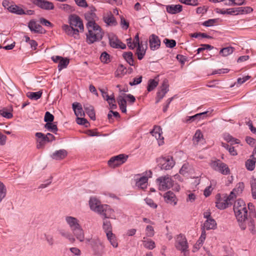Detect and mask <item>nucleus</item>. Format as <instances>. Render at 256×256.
Listing matches in <instances>:
<instances>
[{
  "label": "nucleus",
  "instance_id": "nucleus-13",
  "mask_svg": "<svg viewBox=\"0 0 256 256\" xmlns=\"http://www.w3.org/2000/svg\"><path fill=\"white\" fill-rule=\"evenodd\" d=\"M31 2L40 7V8L46 10H52L54 8V4L46 0H30Z\"/></svg>",
  "mask_w": 256,
  "mask_h": 256
},
{
  "label": "nucleus",
  "instance_id": "nucleus-33",
  "mask_svg": "<svg viewBox=\"0 0 256 256\" xmlns=\"http://www.w3.org/2000/svg\"><path fill=\"white\" fill-rule=\"evenodd\" d=\"M122 56L130 66H134V65L132 52H124L122 54Z\"/></svg>",
  "mask_w": 256,
  "mask_h": 256
},
{
  "label": "nucleus",
  "instance_id": "nucleus-49",
  "mask_svg": "<svg viewBox=\"0 0 256 256\" xmlns=\"http://www.w3.org/2000/svg\"><path fill=\"white\" fill-rule=\"evenodd\" d=\"M116 72L118 74H116V77H118L120 74L124 76L127 73L126 68L124 67V66L122 64H120L118 66Z\"/></svg>",
  "mask_w": 256,
  "mask_h": 256
},
{
  "label": "nucleus",
  "instance_id": "nucleus-11",
  "mask_svg": "<svg viewBox=\"0 0 256 256\" xmlns=\"http://www.w3.org/2000/svg\"><path fill=\"white\" fill-rule=\"evenodd\" d=\"M160 164L162 170H168L171 169L174 165V162L171 156L162 158L160 161Z\"/></svg>",
  "mask_w": 256,
  "mask_h": 256
},
{
  "label": "nucleus",
  "instance_id": "nucleus-44",
  "mask_svg": "<svg viewBox=\"0 0 256 256\" xmlns=\"http://www.w3.org/2000/svg\"><path fill=\"white\" fill-rule=\"evenodd\" d=\"M69 64V60L67 58H62L59 62L58 68L59 70L66 68Z\"/></svg>",
  "mask_w": 256,
  "mask_h": 256
},
{
  "label": "nucleus",
  "instance_id": "nucleus-34",
  "mask_svg": "<svg viewBox=\"0 0 256 256\" xmlns=\"http://www.w3.org/2000/svg\"><path fill=\"white\" fill-rule=\"evenodd\" d=\"M8 10L16 14L22 15L24 14V10L16 5H12L8 8Z\"/></svg>",
  "mask_w": 256,
  "mask_h": 256
},
{
  "label": "nucleus",
  "instance_id": "nucleus-21",
  "mask_svg": "<svg viewBox=\"0 0 256 256\" xmlns=\"http://www.w3.org/2000/svg\"><path fill=\"white\" fill-rule=\"evenodd\" d=\"M165 201L168 204H172L175 206L177 204V199L174 194L171 192L168 191L165 193L164 195Z\"/></svg>",
  "mask_w": 256,
  "mask_h": 256
},
{
  "label": "nucleus",
  "instance_id": "nucleus-23",
  "mask_svg": "<svg viewBox=\"0 0 256 256\" xmlns=\"http://www.w3.org/2000/svg\"><path fill=\"white\" fill-rule=\"evenodd\" d=\"M210 165L214 170L224 174V164L220 160H212Z\"/></svg>",
  "mask_w": 256,
  "mask_h": 256
},
{
  "label": "nucleus",
  "instance_id": "nucleus-32",
  "mask_svg": "<svg viewBox=\"0 0 256 256\" xmlns=\"http://www.w3.org/2000/svg\"><path fill=\"white\" fill-rule=\"evenodd\" d=\"M104 20L108 26H114L117 24L116 18L111 13L107 16H104Z\"/></svg>",
  "mask_w": 256,
  "mask_h": 256
},
{
  "label": "nucleus",
  "instance_id": "nucleus-41",
  "mask_svg": "<svg viewBox=\"0 0 256 256\" xmlns=\"http://www.w3.org/2000/svg\"><path fill=\"white\" fill-rule=\"evenodd\" d=\"M106 100L108 103L110 109H116L117 108L116 104H115L116 100L113 94L110 96L106 95Z\"/></svg>",
  "mask_w": 256,
  "mask_h": 256
},
{
  "label": "nucleus",
  "instance_id": "nucleus-7",
  "mask_svg": "<svg viewBox=\"0 0 256 256\" xmlns=\"http://www.w3.org/2000/svg\"><path fill=\"white\" fill-rule=\"evenodd\" d=\"M156 180L160 190H166L172 186V181L168 175L160 176Z\"/></svg>",
  "mask_w": 256,
  "mask_h": 256
},
{
  "label": "nucleus",
  "instance_id": "nucleus-31",
  "mask_svg": "<svg viewBox=\"0 0 256 256\" xmlns=\"http://www.w3.org/2000/svg\"><path fill=\"white\" fill-rule=\"evenodd\" d=\"M148 178L146 176L140 178L136 182V186L138 188L144 190L146 188L148 185Z\"/></svg>",
  "mask_w": 256,
  "mask_h": 256
},
{
  "label": "nucleus",
  "instance_id": "nucleus-10",
  "mask_svg": "<svg viewBox=\"0 0 256 256\" xmlns=\"http://www.w3.org/2000/svg\"><path fill=\"white\" fill-rule=\"evenodd\" d=\"M68 20L70 24L72 27L77 28H78L80 32H84V24L80 16L76 14L70 15L69 16Z\"/></svg>",
  "mask_w": 256,
  "mask_h": 256
},
{
  "label": "nucleus",
  "instance_id": "nucleus-62",
  "mask_svg": "<svg viewBox=\"0 0 256 256\" xmlns=\"http://www.w3.org/2000/svg\"><path fill=\"white\" fill-rule=\"evenodd\" d=\"M46 241L49 246H52L54 244V240L52 236L49 234H44Z\"/></svg>",
  "mask_w": 256,
  "mask_h": 256
},
{
  "label": "nucleus",
  "instance_id": "nucleus-4",
  "mask_svg": "<svg viewBox=\"0 0 256 256\" xmlns=\"http://www.w3.org/2000/svg\"><path fill=\"white\" fill-rule=\"evenodd\" d=\"M86 244H89L96 256H103L104 254V245L98 238H86Z\"/></svg>",
  "mask_w": 256,
  "mask_h": 256
},
{
  "label": "nucleus",
  "instance_id": "nucleus-58",
  "mask_svg": "<svg viewBox=\"0 0 256 256\" xmlns=\"http://www.w3.org/2000/svg\"><path fill=\"white\" fill-rule=\"evenodd\" d=\"M188 170H189L188 164H183L182 168L180 169V173L181 174L184 176L188 172Z\"/></svg>",
  "mask_w": 256,
  "mask_h": 256
},
{
  "label": "nucleus",
  "instance_id": "nucleus-56",
  "mask_svg": "<svg viewBox=\"0 0 256 256\" xmlns=\"http://www.w3.org/2000/svg\"><path fill=\"white\" fill-rule=\"evenodd\" d=\"M54 116L51 114L49 112H46L45 114L44 120V122H52L54 121Z\"/></svg>",
  "mask_w": 256,
  "mask_h": 256
},
{
  "label": "nucleus",
  "instance_id": "nucleus-55",
  "mask_svg": "<svg viewBox=\"0 0 256 256\" xmlns=\"http://www.w3.org/2000/svg\"><path fill=\"white\" fill-rule=\"evenodd\" d=\"M76 121L78 124L84 125L86 127H88L90 125L87 120L84 118H77Z\"/></svg>",
  "mask_w": 256,
  "mask_h": 256
},
{
  "label": "nucleus",
  "instance_id": "nucleus-1",
  "mask_svg": "<svg viewBox=\"0 0 256 256\" xmlns=\"http://www.w3.org/2000/svg\"><path fill=\"white\" fill-rule=\"evenodd\" d=\"M233 209L241 229L244 230L246 228L247 222L249 220L245 202L241 199L238 200L234 203Z\"/></svg>",
  "mask_w": 256,
  "mask_h": 256
},
{
  "label": "nucleus",
  "instance_id": "nucleus-19",
  "mask_svg": "<svg viewBox=\"0 0 256 256\" xmlns=\"http://www.w3.org/2000/svg\"><path fill=\"white\" fill-rule=\"evenodd\" d=\"M65 220L72 230L80 226L79 224V220L74 217L67 216L66 217Z\"/></svg>",
  "mask_w": 256,
  "mask_h": 256
},
{
  "label": "nucleus",
  "instance_id": "nucleus-22",
  "mask_svg": "<svg viewBox=\"0 0 256 256\" xmlns=\"http://www.w3.org/2000/svg\"><path fill=\"white\" fill-rule=\"evenodd\" d=\"M68 155V152L66 150L62 149L56 150L50 156L51 158L55 160H59L64 158Z\"/></svg>",
  "mask_w": 256,
  "mask_h": 256
},
{
  "label": "nucleus",
  "instance_id": "nucleus-38",
  "mask_svg": "<svg viewBox=\"0 0 256 256\" xmlns=\"http://www.w3.org/2000/svg\"><path fill=\"white\" fill-rule=\"evenodd\" d=\"M216 206L220 210L224 209V199L221 198L220 194H218L216 196Z\"/></svg>",
  "mask_w": 256,
  "mask_h": 256
},
{
  "label": "nucleus",
  "instance_id": "nucleus-64",
  "mask_svg": "<svg viewBox=\"0 0 256 256\" xmlns=\"http://www.w3.org/2000/svg\"><path fill=\"white\" fill-rule=\"evenodd\" d=\"M246 141L248 144L252 146H254L256 144V140L250 136H246Z\"/></svg>",
  "mask_w": 256,
  "mask_h": 256
},
{
  "label": "nucleus",
  "instance_id": "nucleus-60",
  "mask_svg": "<svg viewBox=\"0 0 256 256\" xmlns=\"http://www.w3.org/2000/svg\"><path fill=\"white\" fill-rule=\"evenodd\" d=\"M179 1L187 5L197 6L198 4V0H179Z\"/></svg>",
  "mask_w": 256,
  "mask_h": 256
},
{
  "label": "nucleus",
  "instance_id": "nucleus-15",
  "mask_svg": "<svg viewBox=\"0 0 256 256\" xmlns=\"http://www.w3.org/2000/svg\"><path fill=\"white\" fill-rule=\"evenodd\" d=\"M152 136H154L158 140V144L162 145L164 143V137L162 136V129L160 126H154L153 130L150 132Z\"/></svg>",
  "mask_w": 256,
  "mask_h": 256
},
{
  "label": "nucleus",
  "instance_id": "nucleus-14",
  "mask_svg": "<svg viewBox=\"0 0 256 256\" xmlns=\"http://www.w3.org/2000/svg\"><path fill=\"white\" fill-rule=\"evenodd\" d=\"M28 27L30 31L34 33L44 34L46 32L42 26L37 23L34 20H32L29 22Z\"/></svg>",
  "mask_w": 256,
  "mask_h": 256
},
{
  "label": "nucleus",
  "instance_id": "nucleus-25",
  "mask_svg": "<svg viewBox=\"0 0 256 256\" xmlns=\"http://www.w3.org/2000/svg\"><path fill=\"white\" fill-rule=\"evenodd\" d=\"M114 212H113V213ZM114 216V214H113V216L112 218H105L104 217L103 218V224H102V228L105 232L106 234L112 232V225L111 224V222L108 220L109 218H112L113 216Z\"/></svg>",
  "mask_w": 256,
  "mask_h": 256
},
{
  "label": "nucleus",
  "instance_id": "nucleus-39",
  "mask_svg": "<svg viewBox=\"0 0 256 256\" xmlns=\"http://www.w3.org/2000/svg\"><path fill=\"white\" fill-rule=\"evenodd\" d=\"M236 11H237V14H246L252 12L253 11V9L250 6L239 7L236 8Z\"/></svg>",
  "mask_w": 256,
  "mask_h": 256
},
{
  "label": "nucleus",
  "instance_id": "nucleus-50",
  "mask_svg": "<svg viewBox=\"0 0 256 256\" xmlns=\"http://www.w3.org/2000/svg\"><path fill=\"white\" fill-rule=\"evenodd\" d=\"M225 148L228 150L230 154L232 156H236L238 154L236 146H229L228 144H227L226 146L225 145Z\"/></svg>",
  "mask_w": 256,
  "mask_h": 256
},
{
  "label": "nucleus",
  "instance_id": "nucleus-20",
  "mask_svg": "<svg viewBox=\"0 0 256 256\" xmlns=\"http://www.w3.org/2000/svg\"><path fill=\"white\" fill-rule=\"evenodd\" d=\"M256 218V211L251 212V216L248 217L249 220H248L246 224V227H248V230L252 234H254L256 232L255 230L254 222L253 220V218Z\"/></svg>",
  "mask_w": 256,
  "mask_h": 256
},
{
  "label": "nucleus",
  "instance_id": "nucleus-48",
  "mask_svg": "<svg viewBox=\"0 0 256 256\" xmlns=\"http://www.w3.org/2000/svg\"><path fill=\"white\" fill-rule=\"evenodd\" d=\"M6 189L2 182H0V202L6 196Z\"/></svg>",
  "mask_w": 256,
  "mask_h": 256
},
{
  "label": "nucleus",
  "instance_id": "nucleus-43",
  "mask_svg": "<svg viewBox=\"0 0 256 256\" xmlns=\"http://www.w3.org/2000/svg\"><path fill=\"white\" fill-rule=\"evenodd\" d=\"M143 244L144 248L148 250H152L155 246V242L152 240H143Z\"/></svg>",
  "mask_w": 256,
  "mask_h": 256
},
{
  "label": "nucleus",
  "instance_id": "nucleus-18",
  "mask_svg": "<svg viewBox=\"0 0 256 256\" xmlns=\"http://www.w3.org/2000/svg\"><path fill=\"white\" fill-rule=\"evenodd\" d=\"M35 136L36 138V147L40 149L43 148L45 144L48 142L45 134L42 132H36V133Z\"/></svg>",
  "mask_w": 256,
  "mask_h": 256
},
{
  "label": "nucleus",
  "instance_id": "nucleus-9",
  "mask_svg": "<svg viewBox=\"0 0 256 256\" xmlns=\"http://www.w3.org/2000/svg\"><path fill=\"white\" fill-rule=\"evenodd\" d=\"M96 11V8L93 6H91L89 8V10L84 14V18L88 22L86 26L88 24L91 26L98 24L96 22V21L98 20V18L95 13Z\"/></svg>",
  "mask_w": 256,
  "mask_h": 256
},
{
  "label": "nucleus",
  "instance_id": "nucleus-37",
  "mask_svg": "<svg viewBox=\"0 0 256 256\" xmlns=\"http://www.w3.org/2000/svg\"><path fill=\"white\" fill-rule=\"evenodd\" d=\"M12 108H10L8 110L6 108H4L0 110V114L4 118H11L13 116L12 114Z\"/></svg>",
  "mask_w": 256,
  "mask_h": 256
},
{
  "label": "nucleus",
  "instance_id": "nucleus-42",
  "mask_svg": "<svg viewBox=\"0 0 256 256\" xmlns=\"http://www.w3.org/2000/svg\"><path fill=\"white\" fill-rule=\"evenodd\" d=\"M42 95V91H38L37 92H28L27 94V96L32 99V100H37L39 99Z\"/></svg>",
  "mask_w": 256,
  "mask_h": 256
},
{
  "label": "nucleus",
  "instance_id": "nucleus-24",
  "mask_svg": "<svg viewBox=\"0 0 256 256\" xmlns=\"http://www.w3.org/2000/svg\"><path fill=\"white\" fill-rule=\"evenodd\" d=\"M166 12L170 14H176L181 12L182 6L180 4H171L166 6Z\"/></svg>",
  "mask_w": 256,
  "mask_h": 256
},
{
  "label": "nucleus",
  "instance_id": "nucleus-29",
  "mask_svg": "<svg viewBox=\"0 0 256 256\" xmlns=\"http://www.w3.org/2000/svg\"><path fill=\"white\" fill-rule=\"evenodd\" d=\"M76 238L80 242L84 240V234L81 226L72 230Z\"/></svg>",
  "mask_w": 256,
  "mask_h": 256
},
{
  "label": "nucleus",
  "instance_id": "nucleus-59",
  "mask_svg": "<svg viewBox=\"0 0 256 256\" xmlns=\"http://www.w3.org/2000/svg\"><path fill=\"white\" fill-rule=\"evenodd\" d=\"M60 8L68 12H72L74 10L73 7L68 4H62L60 6Z\"/></svg>",
  "mask_w": 256,
  "mask_h": 256
},
{
  "label": "nucleus",
  "instance_id": "nucleus-51",
  "mask_svg": "<svg viewBox=\"0 0 256 256\" xmlns=\"http://www.w3.org/2000/svg\"><path fill=\"white\" fill-rule=\"evenodd\" d=\"M225 140L228 142L230 143V146H232L234 144H238L240 143V140L238 139L232 138L230 136H227L226 138H225Z\"/></svg>",
  "mask_w": 256,
  "mask_h": 256
},
{
  "label": "nucleus",
  "instance_id": "nucleus-46",
  "mask_svg": "<svg viewBox=\"0 0 256 256\" xmlns=\"http://www.w3.org/2000/svg\"><path fill=\"white\" fill-rule=\"evenodd\" d=\"M244 4L245 0H229V2H225V4L228 6H241Z\"/></svg>",
  "mask_w": 256,
  "mask_h": 256
},
{
  "label": "nucleus",
  "instance_id": "nucleus-54",
  "mask_svg": "<svg viewBox=\"0 0 256 256\" xmlns=\"http://www.w3.org/2000/svg\"><path fill=\"white\" fill-rule=\"evenodd\" d=\"M146 234L148 237L153 236L154 234V228L151 226H148L146 229Z\"/></svg>",
  "mask_w": 256,
  "mask_h": 256
},
{
  "label": "nucleus",
  "instance_id": "nucleus-45",
  "mask_svg": "<svg viewBox=\"0 0 256 256\" xmlns=\"http://www.w3.org/2000/svg\"><path fill=\"white\" fill-rule=\"evenodd\" d=\"M44 128L46 129L50 130L52 132L56 134V132L58 131V128L56 124V122L52 123V122H48L46 123L45 126Z\"/></svg>",
  "mask_w": 256,
  "mask_h": 256
},
{
  "label": "nucleus",
  "instance_id": "nucleus-17",
  "mask_svg": "<svg viewBox=\"0 0 256 256\" xmlns=\"http://www.w3.org/2000/svg\"><path fill=\"white\" fill-rule=\"evenodd\" d=\"M149 43L150 48L152 50H154L160 48V40L158 36L154 34H152L150 36Z\"/></svg>",
  "mask_w": 256,
  "mask_h": 256
},
{
  "label": "nucleus",
  "instance_id": "nucleus-5",
  "mask_svg": "<svg viewBox=\"0 0 256 256\" xmlns=\"http://www.w3.org/2000/svg\"><path fill=\"white\" fill-rule=\"evenodd\" d=\"M175 246L178 250L183 253L184 256L188 254V244L186 236L182 234L176 236Z\"/></svg>",
  "mask_w": 256,
  "mask_h": 256
},
{
  "label": "nucleus",
  "instance_id": "nucleus-3",
  "mask_svg": "<svg viewBox=\"0 0 256 256\" xmlns=\"http://www.w3.org/2000/svg\"><path fill=\"white\" fill-rule=\"evenodd\" d=\"M86 27L88 30V33L86 34V42L88 44H91L102 39L104 32L98 24H88Z\"/></svg>",
  "mask_w": 256,
  "mask_h": 256
},
{
  "label": "nucleus",
  "instance_id": "nucleus-63",
  "mask_svg": "<svg viewBox=\"0 0 256 256\" xmlns=\"http://www.w3.org/2000/svg\"><path fill=\"white\" fill-rule=\"evenodd\" d=\"M109 40L110 46L113 48H118V42H117V40H119L117 38L115 39L114 38H110Z\"/></svg>",
  "mask_w": 256,
  "mask_h": 256
},
{
  "label": "nucleus",
  "instance_id": "nucleus-12",
  "mask_svg": "<svg viewBox=\"0 0 256 256\" xmlns=\"http://www.w3.org/2000/svg\"><path fill=\"white\" fill-rule=\"evenodd\" d=\"M62 29L68 36H73L76 39L79 38L80 30L78 28H74L70 24H64L62 26Z\"/></svg>",
  "mask_w": 256,
  "mask_h": 256
},
{
  "label": "nucleus",
  "instance_id": "nucleus-57",
  "mask_svg": "<svg viewBox=\"0 0 256 256\" xmlns=\"http://www.w3.org/2000/svg\"><path fill=\"white\" fill-rule=\"evenodd\" d=\"M117 101L120 107H124L126 106V101L122 96H119L118 98Z\"/></svg>",
  "mask_w": 256,
  "mask_h": 256
},
{
  "label": "nucleus",
  "instance_id": "nucleus-30",
  "mask_svg": "<svg viewBox=\"0 0 256 256\" xmlns=\"http://www.w3.org/2000/svg\"><path fill=\"white\" fill-rule=\"evenodd\" d=\"M106 234L107 239L110 242V244L114 248L118 246V242L117 238L114 234L112 232H108Z\"/></svg>",
  "mask_w": 256,
  "mask_h": 256
},
{
  "label": "nucleus",
  "instance_id": "nucleus-27",
  "mask_svg": "<svg viewBox=\"0 0 256 256\" xmlns=\"http://www.w3.org/2000/svg\"><path fill=\"white\" fill-rule=\"evenodd\" d=\"M145 48L144 46V44L142 42H140V44L137 45L138 46L136 49V54L138 56V58L140 60H141L143 58L144 56L146 54V49L147 48V42H146L145 44Z\"/></svg>",
  "mask_w": 256,
  "mask_h": 256
},
{
  "label": "nucleus",
  "instance_id": "nucleus-35",
  "mask_svg": "<svg viewBox=\"0 0 256 256\" xmlns=\"http://www.w3.org/2000/svg\"><path fill=\"white\" fill-rule=\"evenodd\" d=\"M207 114V112L197 114L194 116H188L186 122H191L195 120H199L202 118Z\"/></svg>",
  "mask_w": 256,
  "mask_h": 256
},
{
  "label": "nucleus",
  "instance_id": "nucleus-61",
  "mask_svg": "<svg viewBox=\"0 0 256 256\" xmlns=\"http://www.w3.org/2000/svg\"><path fill=\"white\" fill-rule=\"evenodd\" d=\"M146 203L149 206L150 208H156L158 206L157 204L154 202V200L150 198H146L144 199Z\"/></svg>",
  "mask_w": 256,
  "mask_h": 256
},
{
  "label": "nucleus",
  "instance_id": "nucleus-36",
  "mask_svg": "<svg viewBox=\"0 0 256 256\" xmlns=\"http://www.w3.org/2000/svg\"><path fill=\"white\" fill-rule=\"evenodd\" d=\"M201 140H203V134L200 130H198L192 138L194 144L195 146L198 145Z\"/></svg>",
  "mask_w": 256,
  "mask_h": 256
},
{
  "label": "nucleus",
  "instance_id": "nucleus-52",
  "mask_svg": "<svg viewBox=\"0 0 256 256\" xmlns=\"http://www.w3.org/2000/svg\"><path fill=\"white\" fill-rule=\"evenodd\" d=\"M164 42L165 43L166 46L170 48H172L176 45V42L174 40L165 38Z\"/></svg>",
  "mask_w": 256,
  "mask_h": 256
},
{
  "label": "nucleus",
  "instance_id": "nucleus-26",
  "mask_svg": "<svg viewBox=\"0 0 256 256\" xmlns=\"http://www.w3.org/2000/svg\"><path fill=\"white\" fill-rule=\"evenodd\" d=\"M84 108L90 119L94 120H96V114L94 106L89 104H84Z\"/></svg>",
  "mask_w": 256,
  "mask_h": 256
},
{
  "label": "nucleus",
  "instance_id": "nucleus-47",
  "mask_svg": "<svg viewBox=\"0 0 256 256\" xmlns=\"http://www.w3.org/2000/svg\"><path fill=\"white\" fill-rule=\"evenodd\" d=\"M256 161L251 159H248L246 162V167L249 170H252L255 168Z\"/></svg>",
  "mask_w": 256,
  "mask_h": 256
},
{
  "label": "nucleus",
  "instance_id": "nucleus-2",
  "mask_svg": "<svg viewBox=\"0 0 256 256\" xmlns=\"http://www.w3.org/2000/svg\"><path fill=\"white\" fill-rule=\"evenodd\" d=\"M90 209L105 218H112L114 210L106 204H101L100 202L95 198H91L89 201Z\"/></svg>",
  "mask_w": 256,
  "mask_h": 256
},
{
  "label": "nucleus",
  "instance_id": "nucleus-53",
  "mask_svg": "<svg viewBox=\"0 0 256 256\" xmlns=\"http://www.w3.org/2000/svg\"><path fill=\"white\" fill-rule=\"evenodd\" d=\"M102 62L107 64L110 62V55L106 52H103L100 57Z\"/></svg>",
  "mask_w": 256,
  "mask_h": 256
},
{
  "label": "nucleus",
  "instance_id": "nucleus-8",
  "mask_svg": "<svg viewBox=\"0 0 256 256\" xmlns=\"http://www.w3.org/2000/svg\"><path fill=\"white\" fill-rule=\"evenodd\" d=\"M128 158V156L125 154H120L111 158L108 161V164L110 168H115L124 163Z\"/></svg>",
  "mask_w": 256,
  "mask_h": 256
},
{
  "label": "nucleus",
  "instance_id": "nucleus-28",
  "mask_svg": "<svg viewBox=\"0 0 256 256\" xmlns=\"http://www.w3.org/2000/svg\"><path fill=\"white\" fill-rule=\"evenodd\" d=\"M216 227V223L214 218L206 220L202 227V229L210 230L215 229Z\"/></svg>",
  "mask_w": 256,
  "mask_h": 256
},
{
  "label": "nucleus",
  "instance_id": "nucleus-40",
  "mask_svg": "<svg viewBox=\"0 0 256 256\" xmlns=\"http://www.w3.org/2000/svg\"><path fill=\"white\" fill-rule=\"evenodd\" d=\"M158 82L154 79H150L148 81L147 90L150 92L153 90L158 85Z\"/></svg>",
  "mask_w": 256,
  "mask_h": 256
},
{
  "label": "nucleus",
  "instance_id": "nucleus-16",
  "mask_svg": "<svg viewBox=\"0 0 256 256\" xmlns=\"http://www.w3.org/2000/svg\"><path fill=\"white\" fill-rule=\"evenodd\" d=\"M168 91V82L164 80L160 87V90L156 93V103H158Z\"/></svg>",
  "mask_w": 256,
  "mask_h": 256
},
{
  "label": "nucleus",
  "instance_id": "nucleus-6",
  "mask_svg": "<svg viewBox=\"0 0 256 256\" xmlns=\"http://www.w3.org/2000/svg\"><path fill=\"white\" fill-rule=\"evenodd\" d=\"M244 185L242 182H239L236 188L231 192L230 195L225 200V208L232 205L236 196L241 194L244 189Z\"/></svg>",
  "mask_w": 256,
  "mask_h": 256
}]
</instances>
